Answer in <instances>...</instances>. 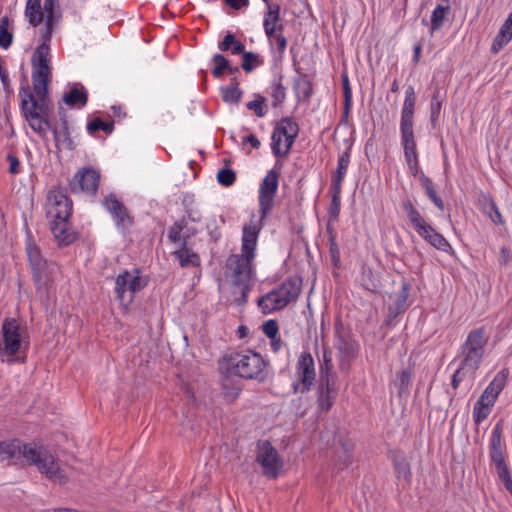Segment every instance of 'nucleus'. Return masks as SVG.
I'll use <instances>...</instances> for the list:
<instances>
[{"mask_svg": "<svg viewBox=\"0 0 512 512\" xmlns=\"http://www.w3.org/2000/svg\"><path fill=\"white\" fill-rule=\"evenodd\" d=\"M280 21H281V15H278V13L271 14V13L264 12V17H263L264 32L269 33L270 35L271 34L273 35L275 27H276L277 23Z\"/></svg>", "mask_w": 512, "mask_h": 512, "instance_id": "58", "label": "nucleus"}, {"mask_svg": "<svg viewBox=\"0 0 512 512\" xmlns=\"http://www.w3.org/2000/svg\"><path fill=\"white\" fill-rule=\"evenodd\" d=\"M278 298L279 297L274 288L271 291L267 292L266 294L262 295L257 301L258 307L260 308L261 312L267 315L275 311H279L280 309H272V307L276 306L275 299Z\"/></svg>", "mask_w": 512, "mask_h": 512, "instance_id": "44", "label": "nucleus"}, {"mask_svg": "<svg viewBox=\"0 0 512 512\" xmlns=\"http://www.w3.org/2000/svg\"><path fill=\"white\" fill-rule=\"evenodd\" d=\"M489 207H490V210L491 212H493V214L490 213V218L491 220L496 224V225H503L504 224V219L500 213V210L498 208V206L496 205L495 201L494 200H490V204H489Z\"/></svg>", "mask_w": 512, "mask_h": 512, "instance_id": "64", "label": "nucleus"}, {"mask_svg": "<svg viewBox=\"0 0 512 512\" xmlns=\"http://www.w3.org/2000/svg\"><path fill=\"white\" fill-rule=\"evenodd\" d=\"M296 377L297 381L291 386L293 393H308L316 379L315 362L310 352L303 351L300 354L296 363Z\"/></svg>", "mask_w": 512, "mask_h": 512, "instance_id": "12", "label": "nucleus"}, {"mask_svg": "<svg viewBox=\"0 0 512 512\" xmlns=\"http://www.w3.org/2000/svg\"><path fill=\"white\" fill-rule=\"evenodd\" d=\"M503 425V420L500 419L493 427L489 441V458L499 480L512 496V474L506 463L505 448L502 444Z\"/></svg>", "mask_w": 512, "mask_h": 512, "instance_id": "5", "label": "nucleus"}, {"mask_svg": "<svg viewBox=\"0 0 512 512\" xmlns=\"http://www.w3.org/2000/svg\"><path fill=\"white\" fill-rule=\"evenodd\" d=\"M231 375L232 374H224L222 379V392L226 398L233 401L239 396L241 388L236 385L235 381L230 377Z\"/></svg>", "mask_w": 512, "mask_h": 512, "instance_id": "46", "label": "nucleus"}, {"mask_svg": "<svg viewBox=\"0 0 512 512\" xmlns=\"http://www.w3.org/2000/svg\"><path fill=\"white\" fill-rule=\"evenodd\" d=\"M405 156V159H406V162H407V165H408V168L410 170V173L412 176L416 177L417 175H421V173H423L421 171V168H420V165H419V160H418V153L417 152H414V153H408V154H404Z\"/></svg>", "mask_w": 512, "mask_h": 512, "instance_id": "59", "label": "nucleus"}, {"mask_svg": "<svg viewBox=\"0 0 512 512\" xmlns=\"http://www.w3.org/2000/svg\"><path fill=\"white\" fill-rule=\"evenodd\" d=\"M217 181L224 187H230L236 181V173L231 168H221L217 172Z\"/></svg>", "mask_w": 512, "mask_h": 512, "instance_id": "55", "label": "nucleus"}, {"mask_svg": "<svg viewBox=\"0 0 512 512\" xmlns=\"http://www.w3.org/2000/svg\"><path fill=\"white\" fill-rule=\"evenodd\" d=\"M87 132L94 136L96 132L102 130L106 134L110 135L114 131V122L113 121H104L100 117H95L91 121L87 123Z\"/></svg>", "mask_w": 512, "mask_h": 512, "instance_id": "45", "label": "nucleus"}, {"mask_svg": "<svg viewBox=\"0 0 512 512\" xmlns=\"http://www.w3.org/2000/svg\"><path fill=\"white\" fill-rule=\"evenodd\" d=\"M262 331L267 338L274 339L279 333V325L277 320L269 319L265 321L262 326Z\"/></svg>", "mask_w": 512, "mask_h": 512, "instance_id": "61", "label": "nucleus"}, {"mask_svg": "<svg viewBox=\"0 0 512 512\" xmlns=\"http://www.w3.org/2000/svg\"><path fill=\"white\" fill-rule=\"evenodd\" d=\"M218 49L221 52H230L232 55H242L245 51V45L235 34L227 31L223 38L218 42Z\"/></svg>", "mask_w": 512, "mask_h": 512, "instance_id": "32", "label": "nucleus"}, {"mask_svg": "<svg viewBox=\"0 0 512 512\" xmlns=\"http://www.w3.org/2000/svg\"><path fill=\"white\" fill-rule=\"evenodd\" d=\"M102 206L110 213L119 230L126 232L133 226V217L130 215L127 207L114 193H110L103 199Z\"/></svg>", "mask_w": 512, "mask_h": 512, "instance_id": "18", "label": "nucleus"}, {"mask_svg": "<svg viewBox=\"0 0 512 512\" xmlns=\"http://www.w3.org/2000/svg\"><path fill=\"white\" fill-rule=\"evenodd\" d=\"M341 190L342 187L330 186L331 201L327 209L330 221H337L341 210Z\"/></svg>", "mask_w": 512, "mask_h": 512, "instance_id": "39", "label": "nucleus"}, {"mask_svg": "<svg viewBox=\"0 0 512 512\" xmlns=\"http://www.w3.org/2000/svg\"><path fill=\"white\" fill-rule=\"evenodd\" d=\"M100 183V173L92 167H83L78 170L69 182L72 193L83 192L96 195Z\"/></svg>", "mask_w": 512, "mask_h": 512, "instance_id": "15", "label": "nucleus"}, {"mask_svg": "<svg viewBox=\"0 0 512 512\" xmlns=\"http://www.w3.org/2000/svg\"><path fill=\"white\" fill-rule=\"evenodd\" d=\"M218 365L223 374H232L242 379L262 383L268 378L269 363L260 353L251 349L225 354L218 360Z\"/></svg>", "mask_w": 512, "mask_h": 512, "instance_id": "1", "label": "nucleus"}, {"mask_svg": "<svg viewBox=\"0 0 512 512\" xmlns=\"http://www.w3.org/2000/svg\"><path fill=\"white\" fill-rule=\"evenodd\" d=\"M418 235L423 238L426 242H428L435 249L448 253L450 255H454L455 251L452 248L451 244L448 240L439 233L432 225L427 224L424 227V232L421 230L418 232Z\"/></svg>", "mask_w": 512, "mask_h": 512, "instance_id": "26", "label": "nucleus"}, {"mask_svg": "<svg viewBox=\"0 0 512 512\" xmlns=\"http://www.w3.org/2000/svg\"><path fill=\"white\" fill-rule=\"evenodd\" d=\"M220 91H221L222 100L225 103L238 104L241 101V98L243 95V91L239 87L229 88V87L223 86L220 88Z\"/></svg>", "mask_w": 512, "mask_h": 512, "instance_id": "53", "label": "nucleus"}, {"mask_svg": "<svg viewBox=\"0 0 512 512\" xmlns=\"http://www.w3.org/2000/svg\"><path fill=\"white\" fill-rule=\"evenodd\" d=\"M402 207L415 231L417 233L420 232L421 230L424 231V227L428 223L421 216L420 212L415 208L410 198L406 197L405 199L402 200Z\"/></svg>", "mask_w": 512, "mask_h": 512, "instance_id": "33", "label": "nucleus"}, {"mask_svg": "<svg viewBox=\"0 0 512 512\" xmlns=\"http://www.w3.org/2000/svg\"><path fill=\"white\" fill-rule=\"evenodd\" d=\"M20 112L24 119L28 122L31 129H36L32 123L39 117L38 112L48 105L49 100L41 101L37 98L35 92L33 93L26 74L20 77Z\"/></svg>", "mask_w": 512, "mask_h": 512, "instance_id": "11", "label": "nucleus"}, {"mask_svg": "<svg viewBox=\"0 0 512 512\" xmlns=\"http://www.w3.org/2000/svg\"><path fill=\"white\" fill-rule=\"evenodd\" d=\"M412 289V285L406 281L403 280L401 283V288L396 293L390 294L389 298L394 299V302L392 303L395 305V307L406 311L409 307L408 299L410 296V291Z\"/></svg>", "mask_w": 512, "mask_h": 512, "instance_id": "37", "label": "nucleus"}, {"mask_svg": "<svg viewBox=\"0 0 512 512\" xmlns=\"http://www.w3.org/2000/svg\"><path fill=\"white\" fill-rule=\"evenodd\" d=\"M334 335L340 365L356 359L359 355L360 344L355 339L351 328L346 326L340 318H336L334 321Z\"/></svg>", "mask_w": 512, "mask_h": 512, "instance_id": "10", "label": "nucleus"}, {"mask_svg": "<svg viewBox=\"0 0 512 512\" xmlns=\"http://www.w3.org/2000/svg\"><path fill=\"white\" fill-rule=\"evenodd\" d=\"M512 40V32L506 31L500 28L499 32L495 36L492 45L491 52L498 53L505 45Z\"/></svg>", "mask_w": 512, "mask_h": 512, "instance_id": "52", "label": "nucleus"}, {"mask_svg": "<svg viewBox=\"0 0 512 512\" xmlns=\"http://www.w3.org/2000/svg\"><path fill=\"white\" fill-rule=\"evenodd\" d=\"M9 18L4 16L0 21V47L8 49L13 42V33L8 30Z\"/></svg>", "mask_w": 512, "mask_h": 512, "instance_id": "49", "label": "nucleus"}, {"mask_svg": "<svg viewBox=\"0 0 512 512\" xmlns=\"http://www.w3.org/2000/svg\"><path fill=\"white\" fill-rule=\"evenodd\" d=\"M416 94L413 86L407 87L401 111L400 133L404 154L417 152L413 130Z\"/></svg>", "mask_w": 512, "mask_h": 512, "instance_id": "7", "label": "nucleus"}, {"mask_svg": "<svg viewBox=\"0 0 512 512\" xmlns=\"http://www.w3.org/2000/svg\"><path fill=\"white\" fill-rule=\"evenodd\" d=\"M30 267L36 288V296L42 303L47 304L49 302V290L53 284L50 276V264L46 259H42L30 265Z\"/></svg>", "mask_w": 512, "mask_h": 512, "instance_id": "17", "label": "nucleus"}, {"mask_svg": "<svg viewBox=\"0 0 512 512\" xmlns=\"http://www.w3.org/2000/svg\"><path fill=\"white\" fill-rule=\"evenodd\" d=\"M21 440L0 441V461L9 460L19 455Z\"/></svg>", "mask_w": 512, "mask_h": 512, "instance_id": "43", "label": "nucleus"}, {"mask_svg": "<svg viewBox=\"0 0 512 512\" xmlns=\"http://www.w3.org/2000/svg\"><path fill=\"white\" fill-rule=\"evenodd\" d=\"M134 275L128 270H124L115 279V293L119 302L128 307L134 299V295L148 285V279L141 277L140 268L133 269Z\"/></svg>", "mask_w": 512, "mask_h": 512, "instance_id": "9", "label": "nucleus"}, {"mask_svg": "<svg viewBox=\"0 0 512 512\" xmlns=\"http://www.w3.org/2000/svg\"><path fill=\"white\" fill-rule=\"evenodd\" d=\"M212 62L214 63V68L212 69L213 77L216 79L222 78L227 68H229V59L221 53H216L212 57Z\"/></svg>", "mask_w": 512, "mask_h": 512, "instance_id": "47", "label": "nucleus"}, {"mask_svg": "<svg viewBox=\"0 0 512 512\" xmlns=\"http://www.w3.org/2000/svg\"><path fill=\"white\" fill-rule=\"evenodd\" d=\"M58 246L65 247L74 243L78 239V233L69 229L68 220L53 219L50 224Z\"/></svg>", "mask_w": 512, "mask_h": 512, "instance_id": "25", "label": "nucleus"}, {"mask_svg": "<svg viewBox=\"0 0 512 512\" xmlns=\"http://www.w3.org/2000/svg\"><path fill=\"white\" fill-rule=\"evenodd\" d=\"M284 76L280 74L274 79L269 86L268 93L272 98L271 105L273 108L280 107L286 100V87L283 85Z\"/></svg>", "mask_w": 512, "mask_h": 512, "instance_id": "34", "label": "nucleus"}, {"mask_svg": "<svg viewBox=\"0 0 512 512\" xmlns=\"http://www.w3.org/2000/svg\"><path fill=\"white\" fill-rule=\"evenodd\" d=\"M301 288V277H288L281 285L274 288L279 298L275 299L276 306L272 307V309H284L291 302H295L300 296Z\"/></svg>", "mask_w": 512, "mask_h": 512, "instance_id": "19", "label": "nucleus"}, {"mask_svg": "<svg viewBox=\"0 0 512 512\" xmlns=\"http://www.w3.org/2000/svg\"><path fill=\"white\" fill-rule=\"evenodd\" d=\"M255 257L241 254H231L226 260V268L232 272L231 294L237 305L246 304L250 292L249 281L252 273V263Z\"/></svg>", "mask_w": 512, "mask_h": 512, "instance_id": "3", "label": "nucleus"}, {"mask_svg": "<svg viewBox=\"0 0 512 512\" xmlns=\"http://www.w3.org/2000/svg\"><path fill=\"white\" fill-rule=\"evenodd\" d=\"M293 68L297 76L292 80V88L298 102H309L313 95V84L308 74L301 71L295 58H293Z\"/></svg>", "mask_w": 512, "mask_h": 512, "instance_id": "23", "label": "nucleus"}, {"mask_svg": "<svg viewBox=\"0 0 512 512\" xmlns=\"http://www.w3.org/2000/svg\"><path fill=\"white\" fill-rule=\"evenodd\" d=\"M21 327L15 318H6L1 326L4 349L9 356H15L21 347Z\"/></svg>", "mask_w": 512, "mask_h": 512, "instance_id": "21", "label": "nucleus"}, {"mask_svg": "<svg viewBox=\"0 0 512 512\" xmlns=\"http://www.w3.org/2000/svg\"><path fill=\"white\" fill-rule=\"evenodd\" d=\"M49 52L50 45L41 43L31 58L33 91L41 101L49 100V83L52 77Z\"/></svg>", "mask_w": 512, "mask_h": 512, "instance_id": "4", "label": "nucleus"}, {"mask_svg": "<svg viewBox=\"0 0 512 512\" xmlns=\"http://www.w3.org/2000/svg\"><path fill=\"white\" fill-rule=\"evenodd\" d=\"M329 244V256L331 259V263L334 268H339L341 266V258H340V249L337 244V239L328 240Z\"/></svg>", "mask_w": 512, "mask_h": 512, "instance_id": "60", "label": "nucleus"}, {"mask_svg": "<svg viewBox=\"0 0 512 512\" xmlns=\"http://www.w3.org/2000/svg\"><path fill=\"white\" fill-rule=\"evenodd\" d=\"M241 56V69L246 73H251L256 67L264 64V59L258 53L245 50Z\"/></svg>", "mask_w": 512, "mask_h": 512, "instance_id": "42", "label": "nucleus"}, {"mask_svg": "<svg viewBox=\"0 0 512 512\" xmlns=\"http://www.w3.org/2000/svg\"><path fill=\"white\" fill-rule=\"evenodd\" d=\"M510 371L508 368H502L493 378V380L489 383V385L485 388L490 394H495V396H499L500 393L504 390L507 384V380L509 377Z\"/></svg>", "mask_w": 512, "mask_h": 512, "instance_id": "40", "label": "nucleus"}, {"mask_svg": "<svg viewBox=\"0 0 512 512\" xmlns=\"http://www.w3.org/2000/svg\"><path fill=\"white\" fill-rule=\"evenodd\" d=\"M173 255L179 261L182 268L200 266V257L197 253L192 252L187 248L186 238L183 239L181 247L173 252Z\"/></svg>", "mask_w": 512, "mask_h": 512, "instance_id": "30", "label": "nucleus"}, {"mask_svg": "<svg viewBox=\"0 0 512 512\" xmlns=\"http://www.w3.org/2000/svg\"><path fill=\"white\" fill-rule=\"evenodd\" d=\"M413 367V364H409L407 368L398 371L395 375L393 384L397 389V395L400 398L403 396H408L410 394V389L412 386Z\"/></svg>", "mask_w": 512, "mask_h": 512, "instance_id": "28", "label": "nucleus"}, {"mask_svg": "<svg viewBox=\"0 0 512 512\" xmlns=\"http://www.w3.org/2000/svg\"><path fill=\"white\" fill-rule=\"evenodd\" d=\"M319 378H337L334 371L332 351L327 346H323L322 358L319 359Z\"/></svg>", "mask_w": 512, "mask_h": 512, "instance_id": "35", "label": "nucleus"}, {"mask_svg": "<svg viewBox=\"0 0 512 512\" xmlns=\"http://www.w3.org/2000/svg\"><path fill=\"white\" fill-rule=\"evenodd\" d=\"M265 34L268 38L269 45L272 47L273 43L276 42L277 51L279 52V54H283L287 48V39L284 36V34L276 33V29L274 30L273 35L272 34L270 35L269 33H265Z\"/></svg>", "mask_w": 512, "mask_h": 512, "instance_id": "56", "label": "nucleus"}, {"mask_svg": "<svg viewBox=\"0 0 512 512\" xmlns=\"http://www.w3.org/2000/svg\"><path fill=\"white\" fill-rule=\"evenodd\" d=\"M360 284L365 290L371 293L376 294L378 292V282L373 278L372 270L369 268L363 269L361 273Z\"/></svg>", "mask_w": 512, "mask_h": 512, "instance_id": "51", "label": "nucleus"}, {"mask_svg": "<svg viewBox=\"0 0 512 512\" xmlns=\"http://www.w3.org/2000/svg\"><path fill=\"white\" fill-rule=\"evenodd\" d=\"M388 458L391 460L396 479L410 484L412 480L411 464L404 451L401 449L389 450Z\"/></svg>", "mask_w": 512, "mask_h": 512, "instance_id": "24", "label": "nucleus"}, {"mask_svg": "<svg viewBox=\"0 0 512 512\" xmlns=\"http://www.w3.org/2000/svg\"><path fill=\"white\" fill-rule=\"evenodd\" d=\"M491 409L492 408L489 407L488 405H485L484 403L476 401V403L474 404L473 412H472V417H473L474 423L478 425L481 422H483L490 414Z\"/></svg>", "mask_w": 512, "mask_h": 512, "instance_id": "54", "label": "nucleus"}, {"mask_svg": "<svg viewBox=\"0 0 512 512\" xmlns=\"http://www.w3.org/2000/svg\"><path fill=\"white\" fill-rule=\"evenodd\" d=\"M405 311L395 307V305L390 304L387 308V314L383 321L382 326L392 328L396 326V319L399 315L403 314Z\"/></svg>", "mask_w": 512, "mask_h": 512, "instance_id": "57", "label": "nucleus"}, {"mask_svg": "<svg viewBox=\"0 0 512 512\" xmlns=\"http://www.w3.org/2000/svg\"><path fill=\"white\" fill-rule=\"evenodd\" d=\"M63 101L69 107H85L88 102V92L83 86L75 84L64 94Z\"/></svg>", "mask_w": 512, "mask_h": 512, "instance_id": "29", "label": "nucleus"}, {"mask_svg": "<svg viewBox=\"0 0 512 512\" xmlns=\"http://www.w3.org/2000/svg\"><path fill=\"white\" fill-rule=\"evenodd\" d=\"M451 8L449 5H437L435 9L432 11L431 19H430V32L433 33L438 31L444 23V20L447 14L450 12Z\"/></svg>", "mask_w": 512, "mask_h": 512, "instance_id": "41", "label": "nucleus"}, {"mask_svg": "<svg viewBox=\"0 0 512 512\" xmlns=\"http://www.w3.org/2000/svg\"><path fill=\"white\" fill-rule=\"evenodd\" d=\"M26 251L29 265H32L33 263L39 262L42 259H44L41 254L40 248L34 244H29L26 248Z\"/></svg>", "mask_w": 512, "mask_h": 512, "instance_id": "62", "label": "nucleus"}, {"mask_svg": "<svg viewBox=\"0 0 512 512\" xmlns=\"http://www.w3.org/2000/svg\"><path fill=\"white\" fill-rule=\"evenodd\" d=\"M351 147L352 144L350 143L347 149L341 155H339L337 168L333 174L331 186L342 187V182L345 178L346 171L350 163Z\"/></svg>", "mask_w": 512, "mask_h": 512, "instance_id": "31", "label": "nucleus"}, {"mask_svg": "<svg viewBox=\"0 0 512 512\" xmlns=\"http://www.w3.org/2000/svg\"><path fill=\"white\" fill-rule=\"evenodd\" d=\"M47 201L51 205L47 214L53 219L69 220L73 211V202L67 195V189L58 185L49 190Z\"/></svg>", "mask_w": 512, "mask_h": 512, "instance_id": "13", "label": "nucleus"}, {"mask_svg": "<svg viewBox=\"0 0 512 512\" xmlns=\"http://www.w3.org/2000/svg\"><path fill=\"white\" fill-rule=\"evenodd\" d=\"M278 185L279 178L277 172L268 171L259 187V213L262 219H266L273 210Z\"/></svg>", "mask_w": 512, "mask_h": 512, "instance_id": "14", "label": "nucleus"}, {"mask_svg": "<svg viewBox=\"0 0 512 512\" xmlns=\"http://www.w3.org/2000/svg\"><path fill=\"white\" fill-rule=\"evenodd\" d=\"M441 109L442 102L430 103V124L433 129L437 127Z\"/></svg>", "mask_w": 512, "mask_h": 512, "instance_id": "63", "label": "nucleus"}, {"mask_svg": "<svg viewBox=\"0 0 512 512\" xmlns=\"http://www.w3.org/2000/svg\"><path fill=\"white\" fill-rule=\"evenodd\" d=\"M336 380L337 378H318L316 397L321 412H329L335 403L338 394Z\"/></svg>", "mask_w": 512, "mask_h": 512, "instance_id": "20", "label": "nucleus"}, {"mask_svg": "<svg viewBox=\"0 0 512 512\" xmlns=\"http://www.w3.org/2000/svg\"><path fill=\"white\" fill-rule=\"evenodd\" d=\"M256 461L261 465L263 475L270 479H276L283 468V460L269 441L260 447Z\"/></svg>", "mask_w": 512, "mask_h": 512, "instance_id": "16", "label": "nucleus"}, {"mask_svg": "<svg viewBox=\"0 0 512 512\" xmlns=\"http://www.w3.org/2000/svg\"><path fill=\"white\" fill-rule=\"evenodd\" d=\"M419 180L422 188L425 190L427 197L433 202V204L441 211H444L445 205L442 198L438 195L433 181L424 173H421Z\"/></svg>", "mask_w": 512, "mask_h": 512, "instance_id": "36", "label": "nucleus"}, {"mask_svg": "<svg viewBox=\"0 0 512 512\" xmlns=\"http://www.w3.org/2000/svg\"><path fill=\"white\" fill-rule=\"evenodd\" d=\"M246 107L248 110L253 111L254 114L262 118L267 114L268 106L266 104V98L262 96L261 94H255V99L252 101H249L246 104Z\"/></svg>", "mask_w": 512, "mask_h": 512, "instance_id": "48", "label": "nucleus"}, {"mask_svg": "<svg viewBox=\"0 0 512 512\" xmlns=\"http://www.w3.org/2000/svg\"><path fill=\"white\" fill-rule=\"evenodd\" d=\"M19 456H22L28 465H34L38 471L49 480L64 485L69 478L62 470L55 456L43 446H36L21 441Z\"/></svg>", "mask_w": 512, "mask_h": 512, "instance_id": "2", "label": "nucleus"}, {"mask_svg": "<svg viewBox=\"0 0 512 512\" xmlns=\"http://www.w3.org/2000/svg\"><path fill=\"white\" fill-rule=\"evenodd\" d=\"M488 340L485 327H479L471 330L460 346L458 357L460 362L469 366L471 374H475L480 368Z\"/></svg>", "mask_w": 512, "mask_h": 512, "instance_id": "6", "label": "nucleus"}, {"mask_svg": "<svg viewBox=\"0 0 512 512\" xmlns=\"http://www.w3.org/2000/svg\"><path fill=\"white\" fill-rule=\"evenodd\" d=\"M38 114L39 117L34 123H32L36 128L32 129L34 132H36L42 139H45L47 137V130H50L53 133L55 145L58 149H60V144H63L68 150L76 149V143L71 137L69 124L60 125V128L53 124L50 121L48 105L39 111Z\"/></svg>", "mask_w": 512, "mask_h": 512, "instance_id": "8", "label": "nucleus"}, {"mask_svg": "<svg viewBox=\"0 0 512 512\" xmlns=\"http://www.w3.org/2000/svg\"><path fill=\"white\" fill-rule=\"evenodd\" d=\"M260 217L259 220H254V216L250 220L249 224H245L242 229L241 239V252L248 255L249 257H255V250L257 246L258 237L260 231L263 228V221Z\"/></svg>", "mask_w": 512, "mask_h": 512, "instance_id": "22", "label": "nucleus"}, {"mask_svg": "<svg viewBox=\"0 0 512 512\" xmlns=\"http://www.w3.org/2000/svg\"><path fill=\"white\" fill-rule=\"evenodd\" d=\"M297 122L292 117H283L278 122L273 129L271 135V150L274 156L280 153V146L282 142V138L286 137L290 133V126H295Z\"/></svg>", "mask_w": 512, "mask_h": 512, "instance_id": "27", "label": "nucleus"}, {"mask_svg": "<svg viewBox=\"0 0 512 512\" xmlns=\"http://www.w3.org/2000/svg\"><path fill=\"white\" fill-rule=\"evenodd\" d=\"M42 0H27L25 15L29 19V23L36 27L44 20V13L41 8Z\"/></svg>", "mask_w": 512, "mask_h": 512, "instance_id": "38", "label": "nucleus"}, {"mask_svg": "<svg viewBox=\"0 0 512 512\" xmlns=\"http://www.w3.org/2000/svg\"><path fill=\"white\" fill-rule=\"evenodd\" d=\"M290 133L285 137V148L284 149H281L280 148V153L277 154V156H274L275 158H284V157H287L288 154L290 153L291 151V148L296 140V138L298 137V134H299V131H300V127L297 124H295V126H290Z\"/></svg>", "mask_w": 512, "mask_h": 512, "instance_id": "50", "label": "nucleus"}]
</instances>
